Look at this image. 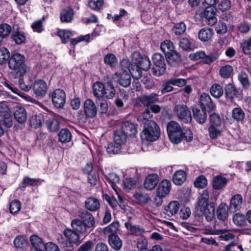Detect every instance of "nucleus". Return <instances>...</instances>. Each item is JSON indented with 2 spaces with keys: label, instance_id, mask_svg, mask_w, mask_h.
Returning <instances> with one entry per match:
<instances>
[{
  "label": "nucleus",
  "instance_id": "obj_7",
  "mask_svg": "<svg viewBox=\"0 0 251 251\" xmlns=\"http://www.w3.org/2000/svg\"><path fill=\"white\" fill-rule=\"evenodd\" d=\"M174 114L182 122L189 123L192 120L191 112L184 104H177L174 108Z\"/></svg>",
  "mask_w": 251,
  "mask_h": 251
},
{
  "label": "nucleus",
  "instance_id": "obj_63",
  "mask_svg": "<svg viewBox=\"0 0 251 251\" xmlns=\"http://www.w3.org/2000/svg\"><path fill=\"white\" fill-rule=\"evenodd\" d=\"M211 125H214L217 126H220L221 125V118L220 116L216 113H213L209 116Z\"/></svg>",
  "mask_w": 251,
  "mask_h": 251
},
{
  "label": "nucleus",
  "instance_id": "obj_27",
  "mask_svg": "<svg viewBox=\"0 0 251 251\" xmlns=\"http://www.w3.org/2000/svg\"><path fill=\"white\" fill-rule=\"evenodd\" d=\"M100 201L95 198L90 197L85 201L86 208L90 211H96L100 208Z\"/></svg>",
  "mask_w": 251,
  "mask_h": 251
},
{
  "label": "nucleus",
  "instance_id": "obj_23",
  "mask_svg": "<svg viewBox=\"0 0 251 251\" xmlns=\"http://www.w3.org/2000/svg\"><path fill=\"white\" fill-rule=\"evenodd\" d=\"M14 116L15 120L20 124H24L27 120V113L25 108L21 106H17Z\"/></svg>",
  "mask_w": 251,
  "mask_h": 251
},
{
  "label": "nucleus",
  "instance_id": "obj_52",
  "mask_svg": "<svg viewBox=\"0 0 251 251\" xmlns=\"http://www.w3.org/2000/svg\"><path fill=\"white\" fill-rule=\"evenodd\" d=\"M11 38L18 45L24 43L25 41V35L19 31H13L11 33Z\"/></svg>",
  "mask_w": 251,
  "mask_h": 251
},
{
  "label": "nucleus",
  "instance_id": "obj_40",
  "mask_svg": "<svg viewBox=\"0 0 251 251\" xmlns=\"http://www.w3.org/2000/svg\"><path fill=\"white\" fill-rule=\"evenodd\" d=\"M217 216L219 220L225 221L228 217V207L226 204H220L217 210Z\"/></svg>",
  "mask_w": 251,
  "mask_h": 251
},
{
  "label": "nucleus",
  "instance_id": "obj_20",
  "mask_svg": "<svg viewBox=\"0 0 251 251\" xmlns=\"http://www.w3.org/2000/svg\"><path fill=\"white\" fill-rule=\"evenodd\" d=\"M165 56L168 64L171 66H178L181 60V55L176 50L171 52Z\"/></svg>",
  "mask_w": 251,
  "mask_h": 251
},
{
  "label": "nucleus",
  "instance_id": "obj_56",
  "mask_svg": "<svg viewBox=\"0 0 251 251\" xmlns=\"http://www.w3.org/2000/svg\"><path fill=\"white\" fill-rule=\"evenodd\" d=\"M240 48L244 54H249L251 53V36L241 43Z\"/></svg>",
  "mask_w": 251,
  "mask_h": 251
},
{
  "label": "nucleus",
  "instance_id": "obj_61",
  "mask_svg": "<svg viewBox=\"0 0 251 251\" xmlns=\"http://www.w3.org/2000/svg\"><path fill=\"white\" fill-rule=\"evenodd\" d=\"M10 57L8 50L5 48L0 50V65L8 62Z\"/></svg>",
  "mask_w": 251,
  "mask_h": 251
},
{
  "label": "nucleus",
  "instance_id": "obj_30",
  "mask_svg": "<svg viewBox=\"0 0 251 251\" xmlns=\"http://www.w3.org/2000/svg\"><path fill=\"white\" fill-rule=\"evenodd\" d=\"M64 234L68 240L75 244H78L80 243L79 234L73 228L72 229H66L64 231Z\"/></svg>",
  "mask_w": 251,
  "mask_h": 251
},
{
  "label": "nucleus",
  "instance_id": "obj_18",
  "mask_svg": "<svg viewBox=\"0 0 251 251\" xmlns=\"http://www.w3.org/2000/svg\"><path fill=\"white\" fill-rule=\"evenodd\" d=\"M193 113L195 119L200 124L204 123L207 119L206 109L197 107H193Z\"/></svg>",
  "mask_w": 251,
  "mask_h": 251
},
{
  "label": "nucleus",
  "instance_id": "obj_13",
  "mask_svg": "<svg viewBox=\"0 0 251 251\" xmlns=\"http://www.w3.org/2000/svg\"><path fill=\"white\" fill-rule=\"evenodd\" d=\"M85 115L88 118H94L97 113V107L95 102L91 99H87L83 104Z\"/></svg>",
  "mask_w": 251,
  "mask_h": 251
},
{
  "label": "nucleus",
  "instance_id": "obj_59",
  "mask_svg": "<svg viewBox=\"0 0 251 251\" xmlns=\"http://www.w3.org/2000/svg\"><path fill=\"white\" fill-rule=\"evenodd\" d=\"M186 26L183 22H180L175 24L173 28V31L176 35H181L186 30Z\"/></svg>",
  "mask_w": 251,
  "mask_h": 251
},
{
  "label": "nucleus",
  "instance_id": "obj_46",
  "mask_svg": "<svg viewBox=\"0 0 251 251\" xmlns=\"http://www.w3.org/2000/svg\"><path fill=\"white\" fill-rule=\"evenodd\" d=\"M142 69L140 66L134 62L131 64L130 68L129 69V71L131 73L132 77L136 79H139L142 76Z\"/></svg>",
  "mask_w": 251,
  "mask_h": 251
},
{
  "label": "nucleus",
  "instance_id": "obj_43",
  "mask_svg": "<svg viewBox=\"0 0 251 251\" xmlns=\"http://www.w3.org/2000/svg\"><path fill=\"white\" fill-rule=\"evenodd\" d=\"M210 92L213 97L218 99L223 96L224 90L221 85L215 83L211 86L210 89Z\"/></svg>",
  "mask_w": 251,
  "mask_h": 251
},
{
  "label": "nucleus",
  "instance_id": "obj_50",
  "mask_svg": "<svg viewBox=\"0 0 251 251\" xmlns=\"http://www.w3.org/2000/svg\"><path fill=\"white\" fill-rule=\"evenodd\" d=\"M14 246L17 249H24L25 248L28 242L25 238L22 236H17L14 240Z\"/></svg>",
  "mask_w": 251,
  "mask_h": 251
},
{
  "label": "nucleus",
  "instance_id": "obj_10",
  "mask_svg": "<svg viewBox=\"0 0 251 251\" xmlns=\"http://www.w3.org/2000/svg\"><path fill=\"white\" fill-rule=\"evenodd\" d=\"M33 90L36 97L43 98L47 93L48 87L46 82L42 79H38L35 81Z\"/></svg>",
  "mask_w": 251,
  "mask_h": 251
},
{
  "label": "nucleus",
  "instance_id": "obj_42",
  "mask_svg": "<svg viewBox=\"0 0 251 251\" xmlns=\"http://www.w3.org/2000/svg\"><path fill=\"white\" fill-rule=\"evenodd\" d=\"M233 68L229 65H226L222 66L219 70L220 76L224 78H228L233 74Z\"/></svg>",
  "mask_w": 251,
  "mask_h": 251
},
{
  "label": "nucleus",
  "instance_id": "obj_9",
  "mask_svg": "<svg viewBox=\"0 0 251 251\" xmlns=\"http://www.w3.org/2000/svg\"><path fill=\"white\" fill-rule=\"evenodd\" d=\"M132 60L137 64L144 71H148L151 68V62L145 55H142L140 52L135 51L132 54Z\"/></svg>",
  "mask_w": 251,
  "mask_h": 251
},
{
  "label": "nucleus",
  "instance_id": "obj_17",
  "mask_svg": "<svg viewBox=\"0 0 251 251\" xmlns=\"http://www.w3.org/2000/svg\"><path fill=\"white\" fill-rule=\"evenodd\" d=\"M158 96L157 94L152 93L149 95H143L139 97L138 100L142 104L149 107L151 104L159 101Z\"/></svg>",
  "mask_w": 251,
  "mask_h": 251
},
{
  "label": "nucleus",
  "instance_id": "obj_33",
  "mask_svg": "<svg viewBox=\"0 0 251 251\" xmlns=\"http://www.w3.org/2000/svg\"><path fill=\"white\" fill-rule=\"evenodd\" d=\"M179 46L183 50L187 51H191L194 48L192 40L187 37L180 39Z\"/></svg>",
  "mask_w": 251,
  "mask_h": 251
},
{
  "label": "nucleus",
  "instance_id": "obj_34",
  "mask_svg": "<svg viewBox=\"0 0 251 251\" xmlns=\"http://www.w3.org/2000/svg\"><path fill=\"white\" fill-rule=\"evenodd\" d=\"M227 182L226 178L221 176L213 178V187L214 189L221 190L224 187Z\"/></svg>",
  "mask_w": 251,
  "mask_h": 251
},
{
  "label": "nucleus",
  "instance_id": "obj_49",
  "mask_svg": "<svg viewBox=\"0 0 251 251\" xmlns=\"http://www.w3.org/2000/svg\"><path fill=\"white\" fill-rule=\"evenodd\" d=\"M46 126L51 132H56L59 128V122L54 118H50L46 121Z\"/></svg>",
  "mask_w": 251,
  "mask_h": 251
},
{
  "label": "nucleus",
  "instance_id": "obj_58",
  "mask_svg": "<svg viewBox=\"0 0 251 251\" xmlns=\"http://www.w3.org/2000/svg\"><path fill=\"white\" fill-rule=\"evenodd\" d=\"M238 78L244 88L247 89L249 87L250 83L248 75L246 73L241 72L238 75Z\"/></svg>",
  "mask_w": 251,
  "mask_h": 251
},
{
  "label": "nucleus",
  "instance_id": "obj_26",
  "mask_svg": "<svg viewBox=\"0 0 251 251\" xmlns=\"http://www.w3.org/2000/svg\"><path fill=\"white\" fill-rule=\"evenodd\" d=\"M108 241L110 247L116 251H119L122 247L123 241L117 234L108 235Z\"/></svg>",
  "mask_w": 251,
  "mask_h": 251
},
{
  "label": "nucleus",
  "instance_id": "obj_57",
  "mask_svg": "<svg viewBox=\"0 0 251 251\" xmlns=\"http://www.w3.org/2000/svg\"><path fill=\"white\" fill-rule=\"evenodd\" d=\"M107 179L108 182L111 184L112 187L115 190H116V184L120 182L119 176L115 173H110L108 174Z\"/></svg>",
  "mask_w": 251,
  "mask_h": 251
},
{
  "label": "nucleus",
  "instance_id": "obj_24",
  "mask_svg": "<svg viewBox=\"0 0 251 251\" xmlns=\"http://www.w3.org/2000/svg\"><path fill=\"white\" fill-rule=\"evenodd\" d=\"M72 228L79 234H85L87 233L88 229L87 227L79 219H75L71 222Z\"/></svg>",
  "mask_w": 251,
  "mask_h": 251
},
{
  "label": "nucleus",
  "instance_id": "obj_11",
  "mask_svg": "<svg viewBox=\"0 0 251 251\" xmlns=\"http://www.w3.org/2000/svg\"><path fill=\"white\" fill-rule=\"evenodd\" d=\"M78 216L80 221L89 228L95 225V221L92 214L87 210H80L78 212Z\"/></svg>",
  "mask_w": 251,
  "mask_h": 251
},
{
  "label": "nucleus",
  "instance_id": "obj_3",
  "mask_svg": "<svg viewBox=\"0 0 251 251\" xmlns=\"http://www.w3.org/2000/svg\"><path fill=\"white\" fill-rule=\"evenodd\" d=\"M160 136V128L154 121H150L144 125L143 130L141 134L142 140L148 141H155Z\"/></svg>",
  "mask_w": 251,
  "mask_h": 251
},
{
  "label": "nucleus",
  "instance_id": "obj_62",
  "mask_svg": "<svg viewBox=\"0 0 251 251\" xmlns=\"http://www.w3.org/2000/svg\"><path fill=\"white\" fill-rule=\"evenodd\" d=\"M11 31V26L7 24H2L0 25V36L2 38H5Z\"/></svg>",
  "mask_w": 251,
  "mask_h": 251
},
{
  "label": "nucleus",
  "instance_id": "obj_45",
  "mask_svg": "<svg viewBox=\"0 0 251 251\" xmlns=\"http://www.w3.org/2000/svg\"><path fill=\"white\" fill-rule=\"evenodd\" d=\"M104 85L100 82H97L93 85V93L94 96L100 98L104 97Z\"/></svg>",
  "mask_w": 251,
  "mask_h": 251
},
{
  "label": "nucleus",
  "instance_id": "obj_25",
  "mask_svg": "<svg viewBox=\"0 0 251 251\" xmlns=\"http://www.w3.org/2000/svg\"><path fill=\"white\" fill-rule=\"evenodd\" d=\"M74 15L73 8L68 7L63 9L60 12V18L62 23H69L72 21Z\"/></svg>",
  "mask_w": 251,
  "mask_h": 251
},
{
  "label": "nucleus",
  "instance_id": "obj_8",
  "mask_svg": "<svg viewBox=\"0 0 251 251\" xmlns=\"http://www.w3.org/2000/svg\"><path fill=\"white\" fill-rule=\"evenodd\" d=\"M53 105L58 108H62L66 102V94L60 89H57L49 94Z\"/></svg>",
  "mask_w": 251,
  "mask_h": 251
},
{
  "label": "nucleus",
  "instance_id": "obj_39",
  "mask_svg": "<svg viewBox=\"0 0 251 251\" xmlns=\"http://www.w3.org/2000/svg\"><path fill=\"white\" fill-rule=\"evenodd\" d=\"M43 120L42 114L33 115L30 118V125L34 128H38L41 126Z\"/></svg>",
  "mask_w": 251,
  "mask_h": 251
},
{
  "label": "nucleus",
  "instance_id": "obj_14",
  "mask_svg": "<svg viewBox=\"0 0 251 251\" xmlns=\"http://www.w3.org/2000/svg\"><path fill=\"white\" fill-rule=\"evenodd\" d=\"M159 176L157 174H150L146 177L144 182V187L148 191L154 189L159 183Z\"/></svg>",
  "mask_w": 251,
  "mask_h": 251
},
{
  "label": "nucleus",
  "instance_id": "obj_22",
  "mask_svg": "<svg viewBox=\"0 0 251 251\" xmlns=\"http://www.w3.org/2000/svg\"><path fill=\"white\" fill-rule=\"evenodd\" d=\"M115 75L117 76L118 82L121 86L127 87L130 85L131 78L130 75L128 73H116Z\"/></svg>",
  "mask_w": 251,
  "mask_h": 251
},
{
  "label": "nucleus",
  "instance_id": "obj_5",
  "mask_svg": "<svg viewBox=\"0 0 251 251\" xmlns=\"http://www.w3.org/2000/svg\"><path fill=\"white\" fill-rule=\"evenodd\" d=\"M195 18L200 21L203 17L206 19L207 24L210 25H214L217 22V19L215 16V10L212 7H206L203 12L197 10L195 14Z\"/></svg>",
  "mask_w": 251,
  "mask_h": 251
},
{
  "label": "nucleus",
  "instance_id": "obj_32",
  "mask_svg": "<svg viewBox=\"0 0 251 251\" xmlns=\"http://www.w3.org/2000/svg\"><path fill=\"white\" fill-rule=\"evenodd\" d=\"M127 137L121 129L117 130L113 133V139L117 145L121 146L124 144L126 141Z\"/></svg>",
  "mask_w": 251,
  "mask_h": 251
},
{
  "label": "nucleus",
  "instance_id": "obj_38",
  "mask_svg": "<svg viewBox=\"0 0 251 251\" xmlns=\"http://www.w3.org/2000/svg\"><path fill=\"white\" fill-rule=\"evenodd\" d=\"M104 97L107 99H112L115 96V89L111 81L104 84Z\"/></svg>",
  "mask_w": 251,
  "mask_h": 251
},
{
  "label": "nucleus",
  "instance_id": "obj_6",
  "mask_svg": "<svg viewBox=\"0 0 251 251\" xmlns=\"http://www.w3.org/2000/svg\"><path fill=\"white\" fill-rule=\"evenodd\" d=\"M225 94L227 100L232 102L235 100H241L243 98V91L237 88L234 84L228 83L225 87Z\"/></svg>",
  "mask_w": 251,
  "mask_h": 251
},
{
  "label": "nucleus",
  "instance_id": "obj_48",
  "mask_svg": "<svg viewBox=\"0 0 251 251\" xmlns=\"http://www.w3.org/2000/svg\"><path fill=\"white\" fill-rule=\"evenodd\" d=\"M213 31L210 28H202L199 33V39L203 42L208 41L213 35Z\"/></svg>",
  "mask_w": 251,
  "mask_h": 251
},
{
  "label": "nucleus",
  "instance_id": "obj_36",
  "mask_svg": "<svg viewBox=\"0 0 251 251\" xmlns=\"http://www.w3.org/2000/svg\"><path fill=\"white\" fill-rule=\"evenodd\" d=\"M126 227L130 231V234L135 236H141L145 230L142 227L138 225L132 226L129 223L125 224Z\"/></svg>",
  "mask_w": 251,
  "mask_h": 251
},
{
  "label": "nucleus",
  "instance_id": "obj_37",
  "mask_svg": "<svg viewBox=\"0 0 251 251\" xmlns=\"http://www.w3.org/2000/svg\"><path fill=\"white\" fill-rule=\"evenodd\" d=\"M153 115L151 114L150 109L149 107H147L146 110L140 115L137 120L141 123V124L144 125L146 124H148L150 121H153L150 120L152 117Z\"/></svg>",
  "mask_w": 251,
  "mask_h": 251
},
{
  "label": "nucleus",
  "instance_id": "obj_31",
  "mask_svg": "<svg viewBox=\"0 0 251 251\" xmlns=\"http://www.w3.org/2000/svg\"><path fill=\"white\" fill-rule=\"evenodd\" d=\"M186 179V174L182 170L176 171L173 177V180L175 184L176 185H181Z\"/></svg>",
  "mask_w": 251,
  "mask_h": 251
},
{
  "label": "nucleus",
  "instance_id": "obj_29",
  "mask_svg": "<svg viewBox=\"0 0 251 251\" xmlns=\"http://www.w3.org/2000/svg\"><path fill=\"white\" fill-rule=\"evenodd\" d=\"M0 120V136L3 134L4 128H9L13 125L12 118L11 114H9L8 116L1 117Z\"/></svg>",
  "mask_w": 251,
  "mask_h": 251
},
{
  "label": "nucleus",
  "instance_id": "obj_51",
  "mask_svg": "<svg viewBox=\"0 0 251 251\" xmlns=\"http://www.w3.org/2000/svg\"><path fill=\"white\" fill-rule=\"evenodd\" d=\"M119 224L118 222H113L110 225L105 227L103 229V233L105 235L117 234L116 232L118 229Z\"/></svg>",
  "mask_w": 251,
  "mask_h": 251
},
{
  "label": "nucleus",
  "instance_id": "obj_60",
  "mask_svg": "<svg viewBox=\"0 0 251 251\" xmlns=\"http://www.w3.org/2000/svg\"><path fill=\"white\" fill-rule=\"evenodd\" d=\"M194 184L197 188H203L207 186V181L206 177L204 176L201 175L197 178Z\"/></svg>",
  "mask_w": 251,
  "mask_h": 251
},
{
  "label": "nucleus",
  "instance_id": "obj_21",
  "mask_svg": "<svg viewBox=\"0 0 251 251\" xmlns=\"http://www.w3.org/2000/svg\"><path fill=\"white\" fill-rule=\"evenodd\" d=\"M180 207V204L177 201H172L164 207V214L171 217L177 213Z\"/></svg>",
  "mask_w": 251,
  "mask_h": 251
},
{
  "label": "nucleus",
  "instance_id": "obj_19",
  "mask_svg": "<svg viewBox=\"0 0 251 251\" xmlns=\"http://www.w3.org/2000/svg\"><path fill=\"white\" fill-rule=\"evenodd\" d=\"M121 130L127 136H134L137 132L136 126L131 122L126 121L122 125Z\"/></svg>",
  "mask_w": 251,
  "mask_h": 251
},
{
  "label": "nucleus",
  "instance_id": "obj_41",
  "mask_svg": "<svg viewBox=\"0 0 251 251\" xmlns=\"http://www.w3.org/2000/svg\"><path fill=\"white\" fill-rule=\"evenodd\" d=\"M58 136L59 141L62 143L69 142L72 139V134L66 128L62 129L59 132Z\"/></svg>",
  "mask_w": 251,
  "mask_h": 251
},
{
  "label": "nucleus",
  "instance_id": "obj_64",
  "mask_svg": "<svg viewBox=\"0 0 251 251\" xmlns=\"http://www.w3.org/2000/svg\"><path fill=\"white\" fill-rule=\"evenodd\" d=\"M103 4V0H90L89 6L93 10H99Z\"/></svg>",
  "mask_w": 251,
  "mask_h": 251
},
{
  "label": "nucleus",
  "instance_id": "obj_35",
  "mask_svg": "<svg viewBox=\"0 0 251 251\" xmlns=\"http://www.w3.org/2000/svg\"><path fill=\"white\" fill-rule=\"evenodd\" d=\"M243 202V198L241 195L236 194L233 196L230 200V208L234 211L238 210L241 207Z\"/></svg>",
  "mask_w": 251,
  "mask_h": 251
},
{
  "label": "nucleus",
  "instance_id": "obj_1",
  "mask_svg": "<svg viewBox=\"0 0 251 251\" xmlns=\"http://www.w3.org/2000/svg\"><path fill=\"white\" fill-rule=\"evenodd\" d=\"M25 61V56L20 53H14L10 56L8 61V67L14 72L16 77H21L28 71L29 68Z\"/></svg>",
  "mask_w": 251,
  "mask_h": 251
},
{
  "label": "nucleus",
  "instance_id": "obj_47",
  "mask_svg": "<svg viewBox=\"0 0 251 251\" xmlns=\"http://www.w3.org/2000/svg\"><path fill=\"white\" fill-rule=\"evenodd\" d=\"M160 48L165 55L175 50L174 44L170 40H165L161 44Z\"/></svg>",
  "mask_w": 251,
  "mask_h": 251
},
{
  "label": "nucleus",
  "instance_id": "obj_4",
  "mask_svg": "<svg viewBox=\"0 0 251 251\" xmlns=\"http://www.w3.org/2000/svg\"><path fill=\"white\" fill-rule=\"evenodd\" d=\"M153 66L152 68V74L155 76H160L165 73L166 70L165 59L159 53H156L152 56Z\"/></svg>",
  "mask_w": 251,
  "mask_h": 251
},
{
  "label": "nucleus",
  "instance_id": "obj_28",
  "mask_svg": "<svg viewBox=\"0 0 251 251\" xmlns=\"http://www.w3.org/2000/svg\"><path fill=\"white\" fill-rule=\"evenodd\" d=\"M30 242L36 251H44L46 245L43 242L42 239L37 235H33L30 237Z\"/></svg>",
  "mask_w": 251,
  "mask_h": 251
},
{
  "label": "nucleus",
  "instance_id": "obj_2",
  "mask_svg": "<svg viewBox=\"0 0 251 251\" xmlns=\"http://www.w3.org/2000/svg\"><path fill=\"white\" fill-rule=\"evenodd\" d=\"M167 131L170 141L175 144L179 143L183 138H185L187 141H190L193 139L192 134L190 130L188 131V136H185L181 126L178 123L174 121H171L168 123Z\"/></svg>",
  "mask_w": 251,
  "mask_h": 251
},
{
  "label": "nucleus",
  "instance_id": "obj_53",
  "mask_svg": "<svg viewBox=\"0 0 251 251\" xmlns=\"http://www.w3.org/2000/svg\"><path fill=\"white\" fill-rule=\"evenodd\" d=\"M208 132L210 137L215 139L221 135L222 130L219 128V126L210 125L208 128Z\"/></svg>",
  "mask_w": 251,
  "mask_h": 251
},
{
  "label": "nucleus",
  "instance_id": "obj_16",
  "mask_svg": "<svg viewBox=\"0 0 251 251\" xmlns=\"http://www.w3.org/2000/svg\"><path fill=\"white\" fill-rule=\"evenodd\" d=\"M201 108L207 109L208 111L211 112L214 110L215 106L213 104L210 96L205 93L201 94L200 97Z\"/></svg>",
  "mask_w": 251,
  "mask_h": 251
},
{
  "label": "nucleus",
  "instance_id": "obj_12",
  "mask_svg": "<svg viewBox=\"0 0 251 251\" xmlns=\"http://www.w3.org/2000/svg\"><path fill=\"white\" fill-rule=\"evenodd\" d=\"M209 194L207 190L202 191L196 203L195 208L197 211H204L205 208L209 205Z\"/></svg>",
  "mask_w": 251,
  "mask_h": 251
},
{
  "label": "nucleus",
  "instance_id": "obj_55",
  "mask_svg": "<svg viewBox=\"0 0 251 251\" xmlns=\"http://www.w3.org/2000/svg\"><path fill=\"white\" fill-rule=\"evenodd\" d=\"M246 217L244 215L237 213L233 217V223L238 226H243L246 225Z\"/></svg>",
  "mask_w": 251,
  "mask_h": 251
},
{
  "label": "nucleus",
  "instance_id": "obj_44",
  "mask_svg": "<svg viewBox=\"0 0 251 251\" xmlns=\"http://www.w3.org/2000/svg\"><path fill=\"white\" fill-rule=\"evenodd\" d=\"M201 212L204 215L206 220L208 222L211 221L215 216V206L214 203H210L208 207L205 208V211H201Z\"/></svg>",
  "mask_w": 251,
  "mask_h": 251
},
{
  "label": "nucleus",
  "instance_id": "obj_54",
  "mask_svg": "<svg viewBox=\"0 0 251 251\" xmlns=\"http://www.w3.org/2000/svg\"><path fill=\"white\" fill-rule=\"evenodd\" d=\"M232 116L237 121H242L245 118V114L241 108L236 107L232 110Z\"/></svg>",
  "mask_w": 251,
  "mask_h": 251
},
{
  "label": "nucleus",
  "instance_id": "obj_15",
  "mask_svg": "<svg viewBox=\"0 0 251 251\" xmlns=\"http://www.w3.org/2000/svg\"><path fill=\"white\" fill-rule=\"evenodd\" d=\"M171 189V183L167 179L162 180L158 185L156 190V195L165 198L168 195Z\"/></svg>",
  "mask_w": 251,
  "mask_h": 251
}]
</instances>
